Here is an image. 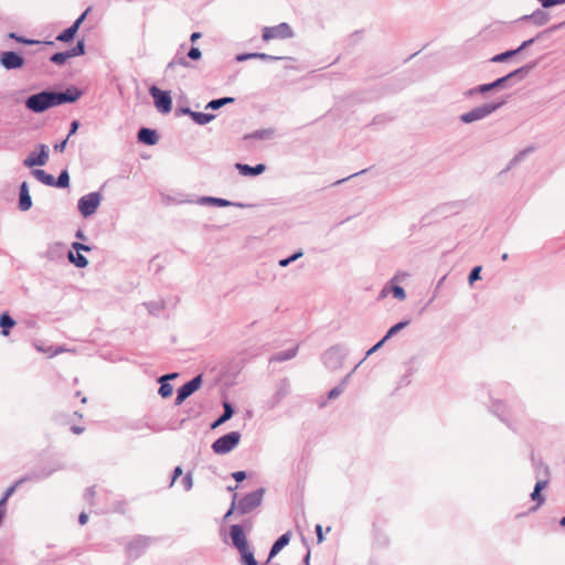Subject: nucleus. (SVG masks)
Returning a JSON list of instances; mask_svg holds the SVG:
<instances>
[{"label":"nucleus","instance_id":"51","mask_svg":"<svg viewBox=\"0 0 565 565\" xmlns=\"http://www.w3.org/2000/svg\"><path fill=\"white\" fill-rule=\"evenodd\" d=\"M386 342V340L383 338L382 340H380L376 344H374L366 353H365V356L359 362L360 364L363 363V361L369 358L371 354H373L375 351H377L384 343Z\"/></svg>","mask_w":565,"mask_h":565},{"label":"nucleus","instance_id":"26","mask_svg":"<svg viewBox=\"0 0 565 565\" xmlns=\"http://www.w3.org/2000/svg\"><path fill=\"white\" fill-rule=\"evenodd\" d=\"M298 352V345L290 348L286 351L277 352L270 358V362H284L296 356Z\"/></svg>","mask_w":565,"mask_h":565},{"label":"nucleus","instance_id":"5","mask_svg":"<svg viewBox=\"0 0 565 565\" xmlns=\"http://www.w3.org/2000/svg\"><path fill=\"white\" fill-rule=\"evenodd\" d=\"M241 437L239 431L225 434L212 444V450L217 455L228 454L239 444Z\"/></svg>","mask_w":565,"mask_h":565},{"label":"nucleus","instance_id":"62","mask_svg":"<svg viewBox=\"0 0 565 565\" xmlns=\"http://www.w3.org/2000/svg\"><path fill=\"white\" fill-rule=\"evenodd\" d=\"M315 531H316V534H317L318 543H321L324 540L323 533H322V526L320 524H317L316 527H315Z\"/></svg>","mask_w":565,"mask_h":565},{"label":"nucleus","instance_id":"39","mask_svg":"<svg viewBox=\"0 0 565 565\" xmlns=\"http://www.w3.org/2000/svg\"><path fill=\"white\" fill-rule=\"evenodd\" d=\"M66 52H67V55L70 58L84 55L85 54L84 40L78 41L74 47H72L71 50H67Z\"/></svg>","mask_w":565,"mask_h":565},{"label":"nucleus","instance_id":"38","mask_svg":"<svg viewBox=\"0 0 565 565\" xmlns=\"http://www.w3.org/2000/svg\"><path fill=\"white\" fill-rule=\"evenodd\" d=\"M242 555V562L244 565H258L252 551L246 546L243 551H238Z\"/></svg>","mask_w":565,"mask_h":565},{"label":"nucleus","instance_id":"46","mask_svg":"<svg viewBox=\"0 0 565 565\" xmlns=\"http://www.w3.org/2000/svg\"><path fill=\"white\" fill-rule=\"evenodd\" d=\"M302 255H303V253L301 250H298V252L294 253L291 256H289L287 258L280 259L279 260V266L280 267H287L292 262H296L297 259H299Z\"/></svg>","mask_w":565,"mask_h":565},{"label":"nucleus","instance_id":"12","mask_svg":"<svg viewBox=\"0 0 565 565\" xmlns=\"http://www.w3.org/2000/svg\"><path fill=\"white\" fill-rule=\"evenodd\" d=\"M0 63L8 71L18 70L24 65V58L17 52L6 51L0 55Z\"/></svg>","mask_w":565,"mask_h":565},{"label":"nucleus","instance_id":"25","mask_svg":"<svg viewBox=\"0 0 565 565\" xmlns=\"http://www.w3.org/2000/svg\"><path fill=\"white\" fill-rule=\"evenodd\" d=\"M234 415V408L228 402L223 403V414L212 424V428H215L228 419Z\"/></svg>","mask_w":565,"mask_h":565},{"label":"nucleus","instance_id":"8","mask_svg":"<svg viewBox=\"0 0 565 565\" xmlns=\"http://www.w3.org/2000/svg\"><path fill=\"white\" fill-rule=\"evenodd\" d=\"M290 392V383L288 379L280 380L277 385L274 394L268 397L264 404L266 411L275 409L281 401L289 394Z\"/></svg>","mask_w":565,"mask_h":565},{"label":"nucleus","instance_id":"48","mask_svg":"<svg viewBox=\"0 0 565 565\" xmlns=\"http://www.w3.org/2000/svg\"><path fill=\"white\" fill-rule=\"evenodd\" d=\"M392 295L398 300H404L406 298L404 288L397 285L392 287Z\"/></svg>","mask_w":565,"mask_h":565},{"label":"nucleus","instance_id":"19","mask_svg":"<svg viewBox=\"0 0 565 565\" xmlns=\"http://www.w3.org/2000/svg\"><path fill=\"white\" fill-rule=\"evenodd\" d=\"M195 203L199 205H215V206H220V207L235 205V203H233L228 200L213 198V196H200V198H198Z\"/></svg>","mask_w":565,"mask_h":565},{"label":"nucleus","instance_id":"16","mask_svg":"<svg viewBox=\"0 0 565 565\" xmlns=\"http://www.w3.org/2000/svg\"><path fill=\"white\" fill-rule=\"evenodd\" d=\"M564 26H565V21L554 24V25L550 26L548 29L540 32L535 38H531V39L522 42V44L519 47H516L515 50L518 51V53H521L523 50L530 47L536 40L543 38L546 34H550L557 30H561Z\"/></svg>","mask_w":565,"mask_h":565},{"label":"nucleus","instance_id":"41","mask_svg":"<svg viewBox=\"0 0 565 565\" xmlns=\"http://www.w3.org/2000/svg\"><path fill=\"white\" fill-rule=\"evenodd\" d=\"M490 407H491L493 414H495L498 417H500L503 420V415L505 414L504 404L499 399H493Z\"/></svg>","mask_w":565,"mask_h":565},{"label":"nucleus","instance_id":"35","mask_svg":"<svg viewBox=\"0 0 565 565\" xmlns=\"http://www.w3.org/2000/svg\"><path fill=\"white\" fill-rule=\"evenodd\" d=\"M32 174L35 177L36 180H39L43 184L49 185V186L53 185L54 177L52 174L46 173L44 170L34 169L32 171Z\"/></svg>","mask_w":565,"mask_h":565},{"label":"nucleus","instance_id":"32","mask_svg":"<svg viewBox=\"0 0 565 565\" xmlns=\"http://www.w3.org/2000/svg\"><path fill=\"white\" fill-rule=\"evenodd\" d=\"M68 260L78 268H85L88 265L87 258L81 253L68 252Z\"/></svg>","mask_w":565,"mask_h":565},{"label":"nucleus","instance_id":"47","mask_svg":"<svg viewBox=\"0 0 565 565\" xmlns=\"http://www.w3.org/2000/svg\"><path fill=\"white\" fill-rule=\"evenodd\" d=\"M175 65L189 67L190 63L185 57H178L168 63L167 68H173Z\"/></svg>","mask_w":565,"mask_h":565},{"label":"nucleus","instance_id":"55","mask_svg":"<svg viewBox=\"0 0 565 565\" xmlns=\"http://www.w3.org/2000/svg\"><path fill=\"white\" fill-rule=\"evenodd\" d=\"M72 248L76 252V253H81V252H89L92 249L90 246L88 245H85V244H82V243H78V242H74L72 244Z\"/></svg>","mask_w":565,"mask_h":565},{"label":"nucleus","instance_id":"34","mask_svg":"<svg viewBox=\"0 0 565 565\" xmlns=\"http://www.w3.org/2000/svg\"><path fill=\"white\" fill-rule=\"evenodd\" d=\"M234 100L235 99L233 97H222V98H217V99H212L211 102H209L205 105V109L216 110L227 104L234 103Z\"/></svg>","mask_w":565,"mask_h":565},{"label":"nucleus","instance_id":"21","mask_svg":"<svg viewBox=\"0 0 565 565\" xmlns=\"http://www.w3.org/2000/svg\"><path fill=\"white\" fill-rule=\"evenodd\" d=\"M256 58H259L263 61H278V60H282L284 57L269 55L266 53H244V54H239L236 56V61H238V62H243L246 60H256Z\"/></svg>","mask_w":565,"mask_h":565},{"label":"nucleus","instance_id":"27","mask_svg":"<svg viewBox=\"0 0 565 565\" xmlns=\"http://www.w3.org/2000/svg\"><path fill=\"white\" fill-rule=\"evenodd\" d=\"M275 136V130L273 128L267 129H258L250 134H247L244 136V139H259V140H266L270 139Z\"/></svg>","mask_w":565,"mask_h":565},{"label":"nucleus","instance_id":"53","mask_svg":"<svg viewBox=\"0 0 565 565\" xmlns=\"http://www.w3.org/2000/svg\"><path fill=\"white\" fill-rule=\"evenodd\" d=\"M343 385H338L335 387H333L329 394H328V398L329 399H334L337 397H339L342 393H343Z\"/></svg>","mask_w":565,"mask_h":565},{"label":"nucleus","instance_id":"10","mask_svg":"<svg viewBox=\"0 0 565 565\" xmlns=\"http://www.w3.org/2000/svg\"><path fill=\"white\" fill-rule=\"evenodd\" d=\"M202 384V375H196L177 391V397L174 404L177 406L181 405L189 396H191L194 392H196Z\"/></svg>","mask_w":565,"mask_h":565},{"label":"nucleus","instance_id":"45","mask_svg":"<svg viewBox=\"0 0 565 565\" xmlns=\"http://www.w3.org/2000/svg\"><path fill=\"white\" fill-rule=\"evenodd\" d=\"M23 482H20V479H18L12 486L7 488V490L3 492V495L0 500H3V502L7 503L8 499L15 492V490L22 486Z\"/></svg>","mask_w":565,"mask_h":565},{"label":"nucleus","instance_id":"43","mask_svg":"<svg viewBox=\"0 0 565 565\" xmlns=\"http://www.w3.org/2000/svg\"><path fill=\"white\" fill-rule=\"evenodd\" d=\"M75 34L76 32H74V30L68 26L56 36V40L60 42H70L74 39Z\"/></svg>","mask_w":565,"mask_h":565},{"label":"nucleus","instance_id":"52","mask_svg":"<svg viewBox=\"0 0 565 565\" xmlns=\"http://www.w3.org/2000/svg\"><path fill=\"white\" fill-rule=\"evenodd\" d=\"M88 13V9L85 10L74 22L73 24L71 25V28L74 30V32L77 33L81 24L83 23V21L85 20L86 15Z\"/></svg>","mask_w":565,"mask_h":565},{"label":"nucleus","instance_id":"58","mask_svg":"<svg viewBox=\"0 0 565 565\" xmlns=\"http://www.w3.org/2000/svg\"><path fill=\"white\" fill-rule=\"evenodd\" d=\"M182 472L183 471H182V468L180 466L174 468V470L172 472L171 482L169 484L170 488L174 484L175 480L182 475Z\"/></svg>","mask_w":565,"mask_h":565},{"label":"nucleus","instance_id":"3","mask_svg":"<svg viewBox=\"0 0 565 565\" xmlns=\"http://www.w3.org/2000/svg\"><path fill=\"white\" fill-rule=\"evenodd\" d=\"M503 105L501 103H487L480 106L472 108L471 110L460 115V121L463 124H471L475 121L482 120L493 114L498 108Z\"/></svg>","mask_w":565,"mask_h":565},{"label":"nucleus","instance_id":"37","mask_svg":"<svg viewBox=\"0 0 565 565\" xmlns=\"http://www.w3.org/2000/svg\"><path fill=\"white\" fill-rule=\"evenodd\" d=\"M70 184V174L67 172V170H63L58 178L53 180V185L52 186H56V188H66Z\"/></svg>","mask_w":565,"mask_h":565},{"label":"nucleus","instance_id":"29","mask_svg":"<svg viewBox=\"0 0 565 565\" xmlns=\"http://www.w3.org/2000/svg\"><path fill=\"white\" fill-rule=\"evenodd\" d=\"M15 326L14 319L8 313L3 312L0 316V327L2 335H8L11 328Z\"/></svg>","mask_w":565,"mask_h":565},{"label":"nucleus","instance_id":"11","mask_svg":"<svg viewBox=\"0 0 565 565\" xmlns=\"http://www.w3.org/2000/svg\"><path fill=\"white\" fill-rule=\"evenodd\" d=\"M57 469H58V467H56V465L43 466L40 468H35V469L29 471L28 473H25L23 477H21L20 482L25 483V482L42 481V480L51 477Z\"/></svg>","mask_w":565,"mask_h":565},{"label":"nucleus","instance_id":"31","mask_svg":"<svg viewBox=\"0 0 565 565\" xmlns=\"http://www.w3.org/2000/svg\"><path fill=\"white\" fill-rule=\"evenodd\" d=\"M533 151V148L530 147V148H526V149H523L521 150L519 153H516L509 162V164L507 166V168L502 171V172H507L509 171L510 169H512L513 167H515L516 164H519L522 160H524V158Z\"/></svg>","mask_w":565,"mask_h":565},{"label":"nucleus","instance_id":"7","mask_svg":"<svg viewBox=\"0 0 565 565\" xmlns=\"http://www.w3.org/2000/svg\"><path fill=\"white\" fill-rule=\"evenodd\" d=\"M294 36V31L286 22H281L274 26H264L262 39L266 42L275 39H290Z\"/></svg>","mask_w":565,"mask_h":565},{"label":"nucleus","instance_id":"17","mask_svg":"<svg viewBox=\"0 0 565 565\" xmlns=\"http://www.w3.org/2000/svg\"><path fill=\"white\" fill-rule=\"evenodd\" d=\"M137 137L139 142L148 146H153L159 140L158 132L151 128H140Z\"/></svg>","mask_w":565,"mask_h":565},{"label":"nucleus","instance_id":"4","mask_svg":"<svg viewBox=\"0 0 565 565\" xmlns=\"http://www.w3.org/2000/svg\"><path fill=\"white\" fill-rule=\"evenodd\" d=\"M347 355L348 350L341 344H335L322 354L321 360L327 369L335 371L343 365Z\"/></svg>","mask_w":565,"mask_h":565},{"label":"nucleus","instance_id":"30","mask_svg":"<svg viewBox=\"0 0 565 565\" xmlns=\"http://www.w3.org/2000/svg\"><path fill=\"white\" fill-rule=\"evenodd\" d=\"M534 66H535V64L532 63V64L521 66V67L510 72L509 74L504 75L507 77V82L511 81L514 77H519L520 79H523Z\"/></svg>","mask_w":565,"mask_h":565},{"label":"nucleus","instance_id":"60","mask_svg":"<svg viewBox=\"0 0 565 565\" xmlns=\"http://www.w3.org/2000/svg\"><path fill=\"white\" fill-rule=\"evenodd\" d=\"M232 477L237 481L242 482L246 479V472L245 471H235L232 473Z\"/></svg>","mask_w":565,"mask_h":565},{"label":"nucleus","instance_id":"2","mask_svg":"<svg viewBox=\"0 0 565 565\" xmlns=\"http://www.w3.org/2000/svg\"><path fill=\"white\" fill-rule=\"evenodd\" d=\"M265 489L259 488L250 493H247L239 500L236 499V512L241 515H245L257 509L264 499Z\"/></svg>","mask_w":565,"mask_h":565},{"label":"nucleus","instance_id":"36","mask_svg":"<svg viewBox=\"0 0 565 565\" xmlns=\"http://www.w3.org/2000/svg\"><path fill=\"white\" fill-rule=\"evenodd\" d=\"M518 51L514 49V50H509V51H505L503 53H500V54H497L494 55L493 57H491L490 62L492 63H502V62H505L508 61L509 58L518 55Z\"/></svg>","mask_w":565,"mask_h":565},{"label":"nucleus","instance_id":"24","mask_svg":"<svg viewBox=\"0 0 565 565\" xmlns=\"http://www.w3.org/2000/svg\"><path fill=\"white\" fill-rule=\"evenodd\" d=\"M547 486V480H539L534 490L531 493V499L536 502V507H540L544 503L545 498L541 494V491Z\"/></svg>","mask_w":565,"mask_h":565},{"label":"nucleus","instance_id":"63","mask_svg":"<svg viewBox=\"0 0 565 565\" xmlns=\"http://www.w3.org/2000/svg\"><path fill=\"white\" fill-rule=\"evenodd\" d=\"M361 364L358 363L353 370L341 381V383L339 385H343V388L345 387L347 383L349 382L350 377L352 376V374L356 371V369L360 366Z\"/></svg>","mask_w":565,"mask_h":565},{"label":"nucleus","instance_id":"14","mask_svg":"<svg viewBox=\"0 0 565 565\" xmlns=\"http://www.w3.org/2000/svg\"><path fill=\"white\" fill-rule=\"evenodd\" d=\"M507 77L505 76H502L498 79H495L494 82L492 83H488V84H481V85H478L471 89H468L466 93H465V96L467 97H470L475 94H484V93H488L490 90H493V89H497V88H503L507 84Z\"/></svg>","mask_w":565,"mask_h":565},{"label":"nucleus","instance_id":"23","mask_svg":"<svg viewBox=\"0 0 565 565\" xmlns=\"http://www.w3.org/2000/svg\"><path fill=\"white\" fill-rule=\"evenodd\" d=\"M289 541H290L289 533H285L282 535H280L270 547L268 561L270 558H273L274 556H276L286 545H288Z\"/></svg>","mask_w":565,"mask_h":565},{"label":"nucleus","instance_id":"33","mask_svg":"<svg viewBox=\"0 0 565 565\" xmlns=\"http://www.w3.org/2000/svg\"><path fill=\"white\" fill-rule=\"evenodd\" d=\"M191 118L194 120L195 124L203 126L211 122L215 118V115L209 113L194 111V114H191Z\"/></svg>","mask_w":565,"mask_h":565},{"label":"nucleus","instance_id":"28","mask_svg":"<svg viewBox=\"0 0 565 565\" xmlns=\"http://www.w3.org/2000/svg\"><path fill=\"white\" fill-rule=\"evenodd\" d=\"M149 544V539L143 536H138L134 539L128 545V552L130 555L136 551L137 553L142 551Z\"/></svg>","mask_w":565,"mask_h":565},{"label":"nucleus","instance_id":"13","mask_svg":"<svg viewBox=\"0 0 565 565\" xmlns=\"http://www.w3.org/2000/svg\"><path fill=\"white\" fill-rule=\"evenodd\" d=\"M40 152L38 154L30 153L23 161V164L28 168L35 166H44L49 160V148L44 143L38 145Z\"/></svg>","mask_w":565,"mask_h":565},{"label":"nucleus","instance_id":"64","mask_svg":"<svg viewBox=\"0 0 565 565\" xmlns=\"http://www.w3.org/2000/svg\"><path fill=\"white\" fill-rule=\"evenodd\" d=\"M78 127H79V121L73 120L71 124V128H70V132H68L67 137L70 138L71 136H73L77 131Z\"/></svg>","mask_w":565,"mask_h":565},{"label":"nucleus","instance_id":"44","mask_svg":"<svg viewBox=\"0 0 565 565\" xmlns=\"http://www.w3.org/2000/svg\"><path fill=\"white\" fill-rule=\"evenodd\" d=\"M68 55H67V52L64 51V52H57V53H54L51 57H50V61L56 65H63L67 60H68Z\"/></svg>","mask_w":565,"mask_h":565},{"label":"nucleus","instance_id":"50","mask_svg":"<svg viewBox=\"0 0 565 565\" xmlns=\"http://www.w3.org/2000/svg\"><path fill=\"white\" fill-rule=\"evenodd\" d=\"M480 273H481V266H477L472 268V270L469 274L468 280L469 284L472 285L475 281L480 279Z\"/></svg>","mask_w":565,"mask_h":565},{"label":"nucleus","instance_id":"61","mask_svg":"<svg viewBox=\"0 0 565 565\" xmlns=\"http://www.w3.org/2000/svg\"><path fill=\"white\" fill-rule=\"evenodd\" d=\"M67 141H68V137H66L63 141L54 145V150L63 152L66 148Z\"/></svg>","mask_w":565,"mask_h":565},{"label":"nucleus","instance_id":"22","mask_svg":"<svg viewBox=\"0 0 565 565\" xmlns=\"http://www.w3.org/2000/svg\"><path fill=\"white\" fill-rule=\"evenodd\" d=\"M550 14L543 10H535L532 14L522 17V20H531L535 25H544L550 21Z\"/></svg>","mask_w":565,"mask_h":565},{"label":"nucleus","instance_id":"56","mask_svg":"<svg viewBox=\"0 0 565 565\" xmlns=\"http://www.w3.org/2000/svg\"><path fill=\"white\" fill-rule=\"evenodd\" d=\"M543 8H552L554 6L563 4V0H537Z\"/></svg>","mask_w":565,"mask_h":565},{"label":"nucleus","instance_id":"40","mask_svg":"<svg viewBox=\"0 0 565 565\" xmlns=\"http://www.w3.org/2000/svg\"><path fill=\"white\" fill-rule=\"evenodd\" d=\"M409 323L408 320H405V321H401L396 324H394L393 327H391L388 329V331L386 332V334L384 335V339L387 341L390 338H392L393 335H395L398 331H401L402 329H404L405 327H407Z\"/></svg>","mask_w":565,"mask_h":565},{"label":"nucleus","instance_id":"57","mask_svg":"<svg viewBox=\"0 0 565 565\" xmlns=\"http://www.w3.org/2000/svg\"><path fill=\"white\" fill-rule=\"evenodd\" d=\"M236 499H237V493H234L231 507H230L228 511L226 512V514L224 515V519L230 518L233 514V512L236 511V507H237Z\"/></svg>","mask_w":565,"mask_h":565},{"label":"nucleus","instance_id":"6","mask_svg":"<svg viewBox=\"0 0 565 565\" xmlns=\"http://www.w3.org/2000/svg\"><path fill=\"white\" fill-rule=\"evenodd\" d=\"M102 200L103 195L99 192H90L86 195H83L77 203L79 213L84 217L93 215L100 205Z\"/></svg>","mask_w":565,"mask_h":565},{"label":"nucleus","instance_id":"9","mask_svg":"<svg viewBox=\"0 0 565 565\" xmlns=\"http://www.w3.org/2000/svg\"><path fill=\"white\" fill-rule=\"evenodd\" d=\"M150 95L153 98L156 108L162 113L168 114L172 109V98L167 90H161L157 86H151L149 89Z\"/></svg>","mask_w":565,"mask_h":565},{"label":"nucleus","instance_id":"42","mask_svg":"<svg viewBox=\"0 0 565 565\" xmlns=\"http://www.w3.org/2000/svg\"><path fill=\"white\" fill-rule=\"evenodd\" d=\"M159 383H160V387H159L158 393L161 395V397L167 398V397L171 396L173 393L172 385L162 380H159Z\"/></svg>","mask_w":565,"mask_h":565},{"label":"nucleus","instance_id":"15","mask_svg":"<svg viewBox=\"0 0 565 565\" xmlns=\"http://www.w3.org/2000/svg\"><path fill=\"white\" fill-rule=\"evenodd\" d=\"M230 535H231L233 545L238 551H243L246 546H248V543H247L246 536L244 534L243 527L239 524L231 525Z\"/></svg>","mask_w":565,"mask_h":565},{"label":"nucleus","instance_id":"18","mask_svg":"<svg viewBox=\"0 0 565 565\" xmlns=\"http://www.w3.org/2000/svg\"><path fill=\"white\" fill-rule=\"evenodd\" d=\"M32 206V199L29 192V185L24 181L20 185L19 209L23 212L29 211Z\"/></svg>","mask_w":565,"mask_h":565},{"label":"nucleus","instance_id":"1","mask_svg":"<svg viewBox=\"0 0 565 565\" xmlns=\"http://www.w3.org/2000/svg\"><path fill=\"white\" fill-rule=\"evenodd\" d=\"M82 96V90L75 86L67 87L63 92L42 90L25 99V107L35 114H41L49 108L66 103H75Z\"/></svg>","mask_w":565,"mask_h":565},{"label":"nucleus","instance_id":"20","mask_svg":"<svg viewBox=\"0 0 565 565\" xmlns=\"http://www.w3.org/2000/svg\"><path fill=\"white\" fill-rule=\"evenodd\" d=\"M235 167L243 175H258L262 174L266 169L265 164L263 163H258L254 167L244 163H236Z\"/></svg>","mask_w":565,"mask_h":565},{"label":"nucleus","instance_id":"54","mask_svg":"<svg viewBox=\"0 0 565 565\" xmlns=\"http://www.w3.org/2000/svg\"><path fill=\"white\" fill-rule=\"evenodd\" d=\"M201 56H202V52L199 47L193 46L188 52V57L191 60L196 61V60H200Z\"/></svg>","mask_w":565,"mask_h":565},{"label":"nucleus","instance_id":"59","mask_svg":"<svg viewBox=\"0 0 565 565\" xmlns=\"http://www.w3.org/2000/svg\"><path fill=\"white\" fill-rule=\"evenodd\" d=\"M17 42L26 44V45L40 44V41L26 39V38H23L20 35L17 38Z\"/></svg>","mask_w":565,"mask_h":565},{"label":"nucleus","instance_id":"49","mask_svg":"<svg viewBox=\"0 0 565 565\" xmlns=\"http://www.w3.org/2000/svg\"><path fill=\"white\" fill-rule=\"evenodd\" d=\"M181 483L185 491H190L193 487L192 473L186 472V475L182 478Z\"/></svg>","mask_w":565,"mask_h":565}]
</instances>
